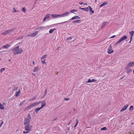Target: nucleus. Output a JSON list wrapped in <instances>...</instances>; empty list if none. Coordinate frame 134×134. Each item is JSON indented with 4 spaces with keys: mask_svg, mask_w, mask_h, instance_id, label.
I'll return each instance as SVG.
<instances>
[{
    "mask_svg": "<svg viewBox=\"0 0 134 134\" xmlns=\"http://www.w3.org/2000/svg\"><path fill=\"white\" fill-rule=\"evenodd\" d=\"M12 51L13 54L14 55L21 54L23 52L22 48H20L19 46L14 47Z\"/></svg>",
    "mask_w": 134,
    "mask_h": 134,
    "instance_id": "obj_1",
    "label": "nucleus"
},
{
    "mask_svg": "<svg viewBox=\"0 0 134 134\" xmlns=\"http://www.w3.org/2000/svg\"><path fill=\"white\" fill-rule=\"evenodd\" d=\"M31 118L30 115V114H28L27 115V118H24V125H26L29 123L30 121Z\"/></svg>",
    "mask_w": 134,
    "mask_h": 134,
    "instance_id": "obj_2",
    "label": "nucleus"
},
{
    "mask_svg": "<svg viewBox=\"0 0 134 134\" xmlns=\"http://www.w3.org/2000/svg\"><path fill=\"white\" fill-rule=\"evenodd\" d=\"M13 30V29L8 30L2 32V34L3 35H5L11 33Z\"/></svg>",
    "mask_w": 134,
    "mask_h": 134,
    "instance_id": "obj_3",
    "label": "nucleus"
},
{
    "mask_svg": "<svg viewBox=\"0 0 134 134\" xmlns=\"http://www.w3.org/2000/svg\"><path fill=\"white\" fill-rule=\"evenodd\" d=\"M25 130L28 131H30L32 129V126L30 125H28L25 127Z\"/></svg>",
    "mask_w": 134,
    "mask_h": 134,
    "instance_id": "obj_4",
    "label": "nucleus"
},
{
    "mask_svg": "<svg viewBox=\"0 0 134 134\" xmlns=\"http://www.w3.org/2000/svg\"><path fill=\"white\" fill-rule=\"evenodd\" d=\"M127 38V37L126 35H124L122 37L120 40L116 43L115 44H117L120 43L123 40H125Z\"/></svg>",
    "mask_w": 134,
    "mask_h": 134,
    "instance_id": "obj_5",
    "label": "nucleus"
},
{
    "mask_svg": "<svg viewBox=\"0 0 134 134\" xmlns=\"http://www.w3.org/2000/svg\"><path fill=\"white\" fill-rule=\"evenodd\" d=\"M114 52V51L112 49L111 44H110L109 47L108 49L107 53L109 54H110Z\"/></svg>",
    "mask_w": 134,
    "mask_h": 134,
    "instance_id": "obj_6",
    "label": "nucleus"
},
{
    "mask_svg": "<svg viewBox=\"0 0 134 134\" xmlns=\"http://www.w3.org/2000/svg\"><path fill=\"white\" fill-rule=\"evenodd\" d=\"M41 102H35L32 103L30 105V108H31L34 107H36L37 105H38Z\"/></svg>",
    "mask_w": 134,
    "mask_h": 134,
    "instance_id": "obj_7",
    "label": "nucleus"
},
{
    "mask_svg": "<svg viewBox=\"0 0 134 134\" xmlns=\"http://www.w3.org/2000/svg\"><path fill=\"white\" fill-rule=\"evenodd\" d=\"M6 104V103L3 102L2 104L0 103V109L3 110L4 109V107L5 106Z\"/></svg>",
    "mask_w": 134,
    "mask_h": 134,
    "instance_id": "obj_8",
    "label": "nucleus"
},
{
    "mask_svg": "<svg viewBox=\"0 0 134 134\" xmlns=\"http://www.w3.org/2000/svg\"><path fill=\"white\" fill-rule=\"evenodd\" d=\"M125 70L126 73L127 74H129L132 72V70L131 69L130 67L129 66H128L127 65L126 66V68L125 69Z\"/></svg>",
    "mask_w": 134,
    "mask_h": 134,
    "instance_id": "obj_9",
    "label": "nucleus"
},
{
    "mask_svg": "<svg viewBox=\"0 0 134 134\" xmlns=\"http://www.w3.org/2000/svg\"><path fill=\"white\" fill-rule=\"evenodd\" d=\"M38 31H36L34 32L33 33L29 35H27L28 36H31V37H34L36 35L38 34Z\"/></svg>",
    "mask_w": 134,
    "mask_h": 134,
    "instance_id": "obj_10",
    "label": "nucleus"
},
{
    "mask_svg": "<svg viewBox=\"0 0 134 134\" xmlns=\"http://www.w3.org/2000/svg\"><path fill=\"white\" fill-rule=\"evenodd\" d=\"M128 106L129 105L128 104H126L120 110V111L121 112H122L126 110L127 109Z\"/></svg>",
    "mask_w": 134,
    "mask_h": 134,
    "instance_id": "obj_11",
    "label": "nucleus"
},
{
    "mask_svg": "<svg viewBox=\"0 0 134 134\" xmlns=\"http://www.w3.org/2000/svg\"><path fill=\"white\" fill-rule=\"evenodd\" d=\"M69 14V13L68 12H65L62 14H60L61 17H64L68 15Z\"/></svg>",
    "mask_w": 134,
    "mask_h": 134,
    "instance_id": "obj_12",
    "label": "nucleus"
},
{
    "mask_svg": "<svg viewBox=\"0 0 134 134\" xmlns=\"http://www.w3.org/2000/svg\"><path fill=\"white\" fill-rule=\"evenodd\" d=\"M50 17V14H47L45 15L43 19V21H44L46 19H48Z\"/></svg>",
    "mask_w": 134,
    "mask_h": 134,
    "instance_id": "obj_13",
    "label": "nucleus"
},
{
    "mask_svg": "<svg viewBox=\"0 0 134 134\" xmlns=\"http://www.w3.org/2000/svg\"><path fill=\"white\" fill-rule=\"evenodd\" d=\"M51 15L53 17V18H57L58 17H61L60 14H51Z\"/></svg>",
    "mask_w": 134,
    "mask_h": 134,
    "instance_id": "obj_14",
    "label": "nucleus"
},
{
    "mask_svg": "<svg viewBox=\"0 0 134 134\" xmlns=\"http://www.w3.org/2000/svg\"><path fill=\"white\" fill-rule=\"evenodd\" d=\"M127 65L130 67H132L134 65V62H130Z\"/></svg>",
    "mask_w": 134,
    "mask_h": 134,
    "instance_id": "obj_15",
    "label": "nucleus"
},
{
    "mask_svg": "<svg viewBox=\"0 0 134 134\" xmlns=\"http://www.w3.org/2000/svg\"><path fill=\"white\" fill-rule=\"evenodd\" d=\"M129 32L131 35L130 39H131V41H132V37L134 34V31H129Z\"/></svg>",
    "mask_w": 134,
    "mask_h": 134,
    "instance_id": "obj_16",
    "label": "nucleus"
},
{
    "mask_svg": "<svg viewBox=\"0 0 134 134\" xmlns=\"http://www.w3.org/2000/svg\"><path fill=\"white\" fill-rule=\"evenodd\" d=\"M80 17L77 16H75L73 17H72L69 20H74L75 19H80Z\"/></svg>",
    "mask_w": 134,
    "mask_h": 134,
    "instance_id": "obj_17",
    "label": "nucleus"
},
{
    "mask_svg": "<svg viewBox=\"0 0 134 134\" xmlns=\"http://www.w3.org/2000/svg\"><path fill=\"white\" fill-rule=\"evenodd\" d=\"M10 46V45H9L8 44H6L4 46H3V47L4 48L7 49L8 48H9Z\"/></svg>",
    "mask_w": 134,
    "mask_h": 134,
    "instance_id": "obj_18",
    "label": "nucleus"
},
{
    "mask_svg": "<svg viewBox=\"0 0 134 134\" xmlns=\"http://www.w3.org/2000/svg\"><path fill=\"white\" fill-rule=\"evenodd\" d=\"M40 103H42V105L41 106V108H43L46 105V103L45 102H42Z\"/></svg>",
    "mask_w": 134,
    "mask_h": 134,
    "instance_id": "obj_19",
    "label": "nucleus"
},
{
    "mask_svg": "<svg viewBox=\"0 0 134 134\" xmlns=\"http://www.w3.org/2000/svg\"><path fill=\"white\" fill-rule=\"evenodd\" d=\"M38 70V67H35L34 68V69L33 70V71L35 72Z\"/></svg>",
    "mask_w": 134,
    "mask_h": 134,
    "instance_id": "obj_20",
    "label": "nucleus"
},
{
    "mask_svg": "<svg viewBox=\"0 0 134 134\" xmlns=\"http://www.w3.org/2000/svg\"><path fill=\"white\" fill-rule=\"evenodd\" d=\"M88 7H89L91 13V14L94 13V11L92 10V8L90 6H89Z\"/></svg>",
    "mask_w": 134,
    "mask_h": 134,
    "instance_id": "obj_21",
    "label": "nucleus"
},
{
    "mask_svg": "<svg viewBox=\"0 0 134 134\" xmlns=\"http://www.w3.org/2000/svg\"><path fill=\"white\" fill-rule=\"evenodd\" d=\"M55 29H56L55 28L50 29L49 31V33H52Z\"/></svg>",
    "mask_w": 134,
    "mask_h": 134,
    "instance_id": "obj_22",
    "label": "nucleus"
},
{
    "mask_svg": "<svg viewBox=\"0 0 134 134\" xmlns=\"http://www.w3.org/2000/svg\"><path fill=\"white\" fill-rule=\"evenodd\" d=\"M31 109V108H30V107L29 105H28V106H27L25 109V111H26V110H29L30 109Z\"/></svg>",
    "mask_w": 134,
    "mask_h": 134,
    "instance_id": "obj_23",
    "label": "nucleus"
},
{
    "mask_svg": "<svg viewBox=\"0 0 134 134\" xmlns=\"http://www.w3.org/2000/svg\"><path fill=\"white\" fill-rule=\"evenodd\" d=\"M20 93V90H19L18 92H17L15 93V95L16 96V97H18L19 96Z\"/></svg>",
    "mask_w": 134,
    "mask_h": 134,
    "instance_id": "obj_24",
    "label": "nucleus"
},
{
    "mask_svg": "<svg viewBox=\"0 0 134 134\" xmlns=\"http://www.w3.org/2000/svg\"><path fill=\"white\" fill-rule=\"evenodd\" d=\"M107 4H108V2H105L104 3H103V4H101L100 5V7H102L104 5Z\"/></svg>",
    "mask_w": 134,
    "mask_h": 134,
    "instance_id": "obj_25",
    "label": "nucleus"
},
{
    "mask_svg": "<svg viewBox=\"0 0 134 134\" xmlns=\"http://www.w3.org/2000/svg\"><path fill=\"white\" fill-rule=\"evenodd\" d=\"M106 23H107V22H104L103 23L102 25V26L101 27V28L102 29H103L104 27L105 26Z\"/></svg>",
    "mask_w": 134,
    "mask_h": 134,
    "instance_id": "obj_26",
    "label": "nucleus"
},
{
    "mask_svg": "<svg viewBox=\"0 0 134 134\" xmlns=\"http://www.w3.org/2000/svg\"><path fill=\"white\" fill-rule=\"evenodd\" d=\"M7 51H2L0 52L2 53V54H8V53H6Z\"/></svg>",
    "mask_w": 134,
    "mask_h": 134,
    "instance_id": "obj_27",
    "label": "nucleus"
},
{
    "mask_svg": "<svg viewBox=\"0 0 134 134\" xmlns=\"http://www.w3.org/2000/svg\"><path fill=\"white\" fill-rule=\"evenodd\" d=\"M42 108H36L35 110V111L37 113V111H39V110H41Z\"/></svg>",
    "mask_w": 134,
    "mask_h": 134,
    "instance_id": "obj_28",
    "label": "nucleus"
},
{
    "mask_svg": "<svg viewBox=\"0 0 134 134\" xmlns=\"http://www.w3.org/2000/svg\"><path fill=\"white\" fill-rule=\"evenodd\" d=\"M47 54H45L41 58V60H42L44 58H45L47 57Z\"/></svg>",
    "mask_w": 134,
    "mask_h": 134,
    "instance_id": "obj_29",
    "label": "nucleus"
},
{
    "mask_svg": "<svg viewBox=\"0 0 134 134\" xmlns=\"http://www.w3.org/2000/svg\"><path fill=\"white\" fill-rule=\"evenodd\" d=\"M88 7H87L86 8H84V9H83V10L87 12L89 10Z\"/></svg>",
    "mask_w": 134,
    "mask_h": 134,
    "instance_id": "obj_30",
    "label": "nucleus"
},
{
    "mask_svg": "<svg viewBox=\"0 0 134 134\" xmlns=\"http://www.w3.org/2000/svg\"><path fill=\"white\" fill-rule=\"evenodd\" d=\"M77 11V10L75 9H73L70 11V12L71 13H73L74 14H75L74 12H76Z\"/></svg>",
    "mask_w": 134,
    "mask_h": 134,
    "instance_id": "obj_31",
    "label": "nucleus"
},
{
    "mask_svg": "<svg viewBox=\"0 0 134 134\" xmlns=\"http://www.w3.org/2000/svg\"><path fill=\"white\" fill-rule=\"evenodd\" d=\"M12 12L13 13L16 12H19V11H17L15 8H13V9Z\"/></svg>",
    "mask_w": 134,
    "mask_h": 134,
    "instance_id": "obj_32",
    "label": "nucleus"
},
{
    "mask_svg": "<svg viewBox=\"0 0 134 134\" xmlns=\"http://www.w3.org/2000/svg\"><path fill=\"white\" fill-rule=\"evenodd\" d=\"M80 21H81L80 20H77L76 21H74L73 22V23H75L76 22L77 23H79Z\"/></svg>",
    "mask_w": 134,
    "mask_h": 134,
    "instance_id": "obj_33",
    "label": "nucleus"
},
{
    "mask_svg": "<svg viewBox=\"0 0 134 134\" xmlns=\"http://www.w3.org/2000/svg\"><path fill=\"white\" fill-rule=\"evenodd\" d=\"M25 102V100H24L19 105V106L22 105Z\"/></svg>",
    "mask_w": 134,
    "mask_h": 134,
    "instance_id": "obj_34",
    "label": "nucleus"
},
{
    "mask_svg": "<svg viewBox=\"0 0 134 134\" xmlns=\"http://www.w3.org/2000/svg\"><path fill=\"white\" fill-rule=\"evenodd\" d=\"M133 106H132V105L130 107V108H129V110L130 111L132 110H133Z\"/></svg>",
    "mask_w": 134,
    "mask_h": 134,
    "instance_id": "obj_35",
    "label": "nucleus"
},
{
    "mask_svg": "<svg viewBox=\"0 0 134 134\" xmlns=\"http://www.w3.org/2000/svg\"><path fill=\"white\" fill-rule=\"evenodd\" d=\"M5 70V68H2L0 70V71L1 73H2L3 71Z\"/></svg>",
    "mask_w": 134,
    "mask_h": 134,
    "instance_id": "obj_36",
    "label": "nucleus"
},
{
    "mask_svg": "<svg viewBox=\"0 0 134 134\" xmlns=\"http://www.w3.org/2000/svg\"><path fill=\"white\" fill-rule=\"evenodd\" d=\"M45 59H44L43 60H41L43 64H46V63L45 62Z\"/></svg>",
    "mask_w": 134,
    "mask_h": 134,
    "instance_id": "obj_37",
    "label": "nucleus"
},
{
    "mask_svg": "<svg viewBox=\"0 0 134 134\" xmlns=\"http://www.w3.org/2000/svg\"><path fill=\"white\" fill-rule=\"evenodd\" d=\"M22 12H23L24 13L25 12V7H24L22 8Z\"/></svg>",
    "mask_w": 134,
    "mask_h": 134,
    "instance_id": "obj_38",
    "label": "nucleus"
},
{
    "mask_svg": "<svg viewBox=\"0 0 134 134\" xmlns=\"http://www.w3.org/2000/svg\"><path fill=\"white\" fill-rule=\"evenodd\" d=\"M101 130H107L106 128L105 127H104L102 128L101 129Z\"/></svg>",
    "mask_w": 134,
    "mask_h": 134,
    "instance_id": "obj_39",
    "label": "nucleus"
},
{
    "mask_svg": "<svg viewBox=\"0 0 134 134\" xmlns=\"http://www.w3.org/2000/svg\"><path fill=\"white\" fill-rule=\"evenodd\" d=\"M97 81V80L95 79H93L91 80V82H96Z\"/></svg>",
    "mask_w": 134,
    "mask_h": 134,
    "instance_id": "obj_40",
    "label": "nucleus"
},
{
    "mask_svg": "<svg viewBox=\"0 0 134 134\" xmlns=\"http://www.w3.org/2000/svg\"><path fill=\"white\" fill-rule=\"evenodd\" d=\"M79 123V120H78L77 119H76V125H77V124H78Z\"/></svg>",
    "mask_w": 134,
    "mask_h": 134,
    "instance_id": "obj_41",
    "label": "nucleus"
},
{
    "mask_svg": "<svg viewBox=\"0 0 134 134\" xmlns=\"http://www.w3.org/2000/svg\"><path fill=\"white\" fill-rule=\"evenodd\" d=\"M91 82V80L90 79H89L88 80V81L86 83H90V82Z\"/></svg>",
    "mask_w": 134,
    "mask_h": 134,
    "instance_id": "obj_42",
    "label": "nucleus"
},
{
    "mask_svg": "<svg viewBox=\"0 0 134 134\" xmlns=\"http://www.w3.org/2000/svg\"><path fill=\"white\" fill-rule=\"evenodd\" d=\"M72 39V37H69L67 39V40H71V39Z\"/></svg>",
    "mask_w": 134,
    "mask_h": 134,
    "instance_id": "obj_43",
    "label": "nucleus"
},
{
    "mask_svg": "<svg viewBox=\"0 0 134 134\" xmlns=\"http://www.w3.org/2000/svg\"><path fill=\"white\" fill-rule=\"evenodd\" d=\"M23 133L24 134H25V133H29V132L28 131H27L26 132H25V131H23Z\"/></svg>",
    "mask_w": 134,
    "mask_h": 134,
    "instance_id": "obj_44",
    "label": "nucleus"
},
{
    "mask_svg": "<svg viewBox=\"0 0 134 134\" xmlns=\"http://www.w3.org/2000/svg\"><path fill=\"white\" fill-rule=\"evenodd\" d=\"M47 91V90H46V92H45L44 93V96H45L46 95Z\"/></svg>",
    "mask_w": 134,
    "mask_h": 134,
    "instance_id": "obj_45",
    "label": "nucleus"
},
{
    "mask_svg": "<svg viewBox=\"0 0 134 134\" xmlns=\"http://www.w3.org/2000/svg\"><path fill=\"white\" fill-rule=\"evenodd\" d=\"M3 121H2V122H1V124L0 123V128L1 127V126L3 124Z\"/></svg>",
    "mask_w": 134,
    "mask_h": 134,
    "instance_id": "obj_46",
    "label": "nucleus"
},
{
    "mask_svg": "<svg viewBox=\"0 0 134 134\" xmlns=\"http://www.w3.org/2000/svg\"><path fill=\"white\" fill-rule=\"evenodd\" d=\"M115 35H113V36H111V37H110V38H114V37H115Z\"/></svg>",
    "mask_w": 134,
    "mask_h": 134,
    "instance_id": "obj_47",
    "label": "nucleus"
},
{
    "mask_svg": "<svg viewBox=\"0 0 134 134\" xmlns=\"http://www.w3.org/2000/svg\"><path fill=\"white\" fill-rule=\"evenodd\" d=\"M37 97V96H36L35 97H34V98H33L32 99H31V100H29V101H31L32 100H34V99H35Z\"/></svg>",
    "mask_w": 134,
    "mask_h": 134,
    "instance_id": "obj_48",
    "label": "nucleus"
},
{
    "mask_svg": "<svg viewBox=\"0 0 134 134\" xmlns=\"http://www.w3.org/2000/svg\"><path fill=\"white\" fill-rule=\"evenodd\" d=\"M64 100H69V98H65L64 99Z\"/></svg>",
    "mask_w": 134,
    "mask_h": 134,
    "instance_id": "obj_49",
    "label": "nucleus"
},
{
    "mask_svg": "<svg viewBox=\"0 0 134 134\" xmlns=\"http://www.w3.org/2000/svg\"><path fill=\"white\" fill-rule=\"evenodd\" d=\"M79 9H80L83 10V9H84V8H82L81 7H80L79 8Z\"/></svg>",
    "mask_w": 134,
    "mask_h": 134,
    "instance_id": "obj_50",
    "label": "nucleus"
},
{
    "mask_svg": "<svg viewBox=\"0 0 134 134\" xmlns=\"http://www.w3.org/2000/svg\"><path fill=\"white\" fill-rule=\"evenodd\" d=\"M67 21H65V22H63V23H58V24H62V23H65Z\"/></svg>",
    "mask_w": 134,
    "mask_h": 134,
    "instance_id": "obj_51",
    "label": "nucleus"
},
{
    "mask_svg": "<svg viewBox=\"0 0 134 134\" xmlns=\"http://www.w3.org/2000/svg\"><path fill=\"white\" fill-rule=\"evenodd\" d=\"M44 27H43V26H41V27H40V29H42V28H44Z\"/></svg>",
    "mask_w": 134,
    "mask_h": 134,
    "instance_id": "obj_52",
    "label": "nucleus"
},
{
    "mask_svg": "<svg viewBox=\"0 0 134 134\" xmlns=\"http://www.w3.org/2000/svg\"><path fill=\"white\" fill-rule=\"evenodd\" d=\"M132 23L134 24V19H133L132 20Z\"/></svg>",
    "mask_w": 134,
    "mask_h": 134,
    "instance_id": "obj_53",
    "label": "nucleus"
},
{
    "mask_svg": "<svg viewBox=\"0 0 134 134\" xmlns=\"http://www.w3.org/2000/svg\"><path fill=\"white\" fill-rule=\"evenodd\" d=\"M79 4L80 5H82L83 4V3H82V2H81V3H79Z\"/></svg>",
    "mask_w": 134,
    "mask_h": 134,
    "instance_id": "obj_54",
    "label": "nucleus"
},
{
    "mask_svg": "<svg viewBox=\"0 0 134 134\" xmlns=\"http://www.w3.org/2000/svg\"><path fill=\"white\" fill-rule=\"evenodd\" d=\"M124 77V76H122V77H121V78H120V79H123Z\"/></svg>",
    "mask_w": 134,
    "mask_h": 134,
    "instance_id": "obj_55",
    "label": "nucleus"
},
{
    "mask_svg": "<svg viewBox=\"0 0 134 134\" xmlns=\"http://www.w3.org/2000/svg\"><path fill=\"white\" fill-rule=\"evenodd\" d=\"M71 122V120L70 121V122L68 124V125H69L70 124Z\"/></svg>",
    "mask_w": 134,
    "mask_h": 134,
    "instance_id": "obj_56",
    "label": "nucleus"
},
{
    "mask_svg": "<svg viewBox=\"0 0 134 134\" xmlns=\"http://www.w3.org/2000/svg\"><path fill=\"white\" fill-rule=\"evenodd\" d=\"M17 88H14V90H16L17 89Z\"/></svg>",
    "mask_w": 134,
    "mask_h": 134,
    "instance_id": "obj_57",
    "label": "nucleus"
},
{
    "mask_svg": "<svg viewBox=\"0 0 134 134\" xmlns=\"http://www.w3.org/2000/svg\"><path fill=\"white\" fill-rule=\"evenodd\" d=\"M33 64H35V62L34 61H33Z\"/></svg>",
    "mask_w": 134,
    "mask_h": 134,
    "instance_id": "obj_58",
    "label": "nucleus"
},
{
    "mask_svg": "<svg viewBox=\"0 0 134 134\" xmlns=\"http://www.w3.org/2000/svg\"><path fill=\"white\" fill-rule=\"evenodd\" d=\"M32 74L34 75V76H35V74L33 73H32Z\"/></svg>",
    "mask_w": 134,
    "mask_h": 134,
    "instance_id": "obj_59",
    "label": "nucleus"
},
{
    "mask_svg": "<svg viewBox=\"0 0 134 134\" xmlns=\"http://www.w3.org/2000/svg\"><path fill=\"white\" fill-rule=\"evenodd\" d=\"M77 126V125H75L74 126V127H76Z\"/></svg>",
    "mask_w": 134,
    "mask_h": 134,
    "instance_id": "obj_60",
    "label": "nucleus"
},
{
    "mask_svg": "<svg viewBox=\"0 0 134 134\" xmlns=\"http://www.w3.org/2000/svg\"><path fill=\"white\" fill-rule=\"evenodd\" d=\"M97 0H95V2L96 3L97 2Z\"/></svg>",
    "mask_w": 134,
    "mask_h": 134,
    "instance_id": "obj_61",
    "label": "nucleus"
},
{
    "mask_svg": "<svg viewBox=\"0 0 134 134\" xmlns=\"http://www.w3.org/2000/svg\"><path fill=\"white\" fill-rule=\"evenodd\" d=\"M40 27H38V28L37 29H40Z\"/></svg>",
    "mask_w": 134,
    "mask_h": 134,
    "instance_id": "obj_62",
    "label": "nucleus"
},
{
    "mask_svg": "<svg viewBox=\"0 0 134 134\" xmlns=\"http://www.w3.org/2000/svg\"><path fill=\"white\" fill-rule=\"evenodd\" d=\"M84 5H87V3H84L83 4Z\"/></svg>",
    "mask_w": 134,
    "mask_h": 134,
    "instance_id": "obj_63",
    "label": "nucleus"
},
{
    "mask_svg": "<svg viewBox=\"0 0 134 134\" xmlns=\"http://www.w3.org/2000/svg\"><path fill=\"white\" fill-rule=\"evenodd\" d=\"M133 73H134V69L133 70Z\"/></svg>",
    "mask_w": 134,
    "mask_h": 134,
    "instance_id": "obj_64",
    "label": "nucleus"
}]
</instances>
